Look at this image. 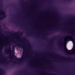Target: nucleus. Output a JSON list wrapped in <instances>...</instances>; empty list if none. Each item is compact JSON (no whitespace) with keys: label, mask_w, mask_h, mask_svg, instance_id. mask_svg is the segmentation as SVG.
Segmentation results:
<instances>
[{"label":"nucleus","mask_w":75,"mask_h":75,"mask_svg":"<svg viewBox=\"0 0 75 75\" xmlns=\"http://www.w3.org/2000/svg\"><path fill=\"white\" fill-rule=\"evenodd\" d=\"M59 56L60 57H62V56Z\"/></svg>","instance_id":"18"},{"label":"nucleus","mask_w":75,"mask_h":75,"mask_svg":"<svg viewBox=\"0 0 75 75\" xmlns=\"http://www.w3.org/2000/svg\"><path fill=\"white\" fill-rule=\"evenodd\" d=\"M68 41H70V39H69V40H68Z\"/></svg>","instance_id":"21"},{"label":"nucleus","mask_w":75,"mask_h":75,"mask_svg":"<svg viewBox=\"0 0 75 75\" xmlns=\"http://www.w3.org/2000/svg\"><path fill=\"white\" fill-rule=\"evenodd\" d=\"M73 54H75V53H74Z\"/></svg>","instance_id":"23"},{"label":"nucleus","mask_w":75,"mask_h":75,"mask_svg":"<svg viewBox=\"0 0 75 75\" xmlns=\"http://www.w3.org/2000/svg\"><path fill=\"white\" fill-rule=\"evenodd\" d=\"M64 41H63V42H62L61 43V44L62 45H63V46H64Z\"/></svg>","instance_id":"11"},{"label":"nucleus","mask_w":75,"mask_h":75,"mask_svg":"<svg viewBox=\"0 0 75 75\" xmlns=\"http://www.w3.org/2000/svg\"><path fill=\"white\" fill-rule=\"evenodd\" d=\"M14 54V51H12V54Z\"/></svg>","instance_id":"15"},{"label":"nucleus","mask_w":75,"mask_h":75,"mask_svg":"<svg viewBox=\"0 0 75 75\" xmlns=\"http://www.w3.org/2000/svg\"><path fill=\"white\" fill-rule=\"evenodd\" d=\"M52 71H54V70H52Z\"/></svg>","instance_id":"25"},{"label":"nucleus","mask_w":75,"mask_h":75,"mask_svg":"<svg viewBox=\"0 0 75 75\" xmlns=\"http://www.w3.org/2000/svg\"><path fill=\"white\" fill-rule=\"evenodd\" d=\"M62 50L64 51V52H65L67 53V52H66V50H65V49H64L63 50Z\"/></svg>","instance_id":"13"},{"label":"nucleus","mask_w":75,"mask_h":75,"mask_svg":"<svg viewBox=\"0 0 75 75\" xmlns=\"http://www.w3.org/2000/svg\"><path fill=\"white\" fill-rule=\"evenodd\" d=\"M71 37L72 38V41L73 42L75 41V34H73V35L71 36Z\"/></svg>","instance_id":"4"},{"label":"nucleus","mask_w":75,"mask_h":75,"mask_svg":"<svg viewBox=\"0 0 75 75\" xmlns=\"http://www.w3.org/2000/svg\"><path fill=\"white\" fill-rule=\"evenodd\" d=\"M3 71V69H0V75H1L2 74V71Z\"/></svg>","instance_id":"7"},{"label":"nucleus","mask_w":75,"mask_h":75,"mask_svg":"<svg viewBox=\"0 0 75 75\" xmlns=\"http://www.w3.org/2000/svg\"><path fill=\"white\" fill-rule=\"evenodd\" d=\"M14 23H15V22H14Z\"/></svg>","instance_id":"26"},{"label":"nucleus","mask_w":75,"mask_h":75,"mask_svg":"<svg viewBox=\"0 0 75 75\" xmlns=\"http://www.w3.org/2000/svg\"><path fill=\"white\" fill-rule=\"evenodd\" d=\"M11 6H12V5H11Z\"/></svg>","instance_id":"24"},{"label":"nucleus","mask_w":75,"mask_h":75,"mask_svg":"<svg viewBox=\"0 0 75 75\" xmlns=\"http://www.w3.org/2000/svg\"><path fill=\"white\" fill-rule=\"evenodd\" d=\"M8 44H10L11 43L10 42H9L8 44H4L2 45L1 46L0 48V54L1 53V52H2V50H3V49L4 48V47L7 46V45H8Z\"/></svg>","instance_id":"2"},{"label":"nucleus","mask_w":75,"mask_h":75,"mask_svg":"<svg viewBox=\"0 0 75 75\" xmlns=\"http://www.w3.org/2000/svg\"><path fill=\"white\" fill-rule=\"evenodd\" d=\"M10 61H12V62H13L14 64H16V62H13V59H12V60L11 61H9V62H10Z\"/></svg>","instance_id":"12"},{"label":"nucleus","mask_w":75,"mask_h":75,"mask_svg":"<svg viewBox=\"0 0 75 75\" xmlns=\"http://www.w3.org/2000/svg\"><path fill=\"white\" fill-rule=\"evenodd\" d=\"M2 13L3 15L4 16H2L1 17H0V20H1L3 18H4L6 17H7V16L6 15V13L4 12H2Z\"/></svg>","instance_id":"3"},{"label":"nucleus","mask_w":75,"mask_h":75,"mask_svg":"<svg viewBox=\"0 0 75 75\" xmlns=\"http://www.w3.org/2000/svg\"><path fill=\"white\" fill-rule=\"evenodd\" d=\"M49 34H51V33H50Z\"/></svg>","instance_id":"20"},{"label":"nucleus","mask_w":75,"mask_h":75,"mask_svg":"<svg viewBox=\"0 0 75 75\" xmlns=\"http://www.w3.org/2000/svg\"><path fill=\"white\" fill-rule=\"evenodd\" d=\"M15 47H16V46L13 45L12 47V50L13 51L14 50V48H15Z\"/></svg>","instance_id":"9"},{"label":"nucleus","mask_w":75,"mask_h":75,"mask_svg":"<svg viewBox=\"0 0 75 75\" xmlns=\"http://www.w3.org/2000/svg\"><path fill=\"white\" fill-rule=\"evenodd\" d=\"M6 50L5 51V52H6V54H8L9 52H11V46H9L8 47H6Z\"/></svg>","instance_id":"1"},{"label":"nucleus","mask_w":75,"mask_h":75,"mask_svg":"<svg viewBox=\"0 0 75 75\" xmlns=\"http://www.w3.org/2000/svg\"><path fill=\"white\" fill-rule=\"evenodd\" d=\"M71 50H72V51H75V47H73V48Z\"/></svg>","instance_id":"10"},{"label":"nucleus","mask_w":75,"mask_h":75,"mask_svg":"<svg viewBox=\"0 0 75 75\" xmlns=\"http://www.w3.org/2000/svg\"><path fill=\"white\" fill-rule=\"evenodd\" d=\"M15 57L16 59H17V60H19V59H18V58L16 57V56H15Z\"/></svg>","instance_id":"14"},{"label":"nucleus","mask_w":75,"mask_h":75,"mask_svg":"<svg viewBox=\"0 0 75 75\" xmlns=\"http://www.w3.org/2000/svg\"><path fill=\"white\" fill-rule=\"evenodd\" d=\"M67 37H70V36H69V35L68 36H67Z\"/></svg>","instance_id":"17"},{"label":"nucleus","mask_w":75,"mask_h":75,"mask_svg":"<svg viewBox=\"0 0 75 75\" xmlns=\"http://www.w3.org/2000/svg\"><path fill=\"white\" fill-rule=\"evenodd\" d=\"M16 46H19V47H22V48H23V51H24L25 50L24 49V47L22 45H20V44H16Z\"/></svg>","instance_id":"5"},{"label":"nucleus","mask_w":75,"mask_h":75,"mask_svg":"<svg viewBox=\"0 0 75 75\" xmlns=\"http://www.w3.org/2000/svg\"><path fill=\"white\" fill-rule=\"evenodd\" d=\"M22 58V59H24V56H23Z\"/></svg>","instance_id":"16"},{"label":"nucleus","mask_w":75,"mask_h":75,"mask_svg":"<svg viewBox=\"0 0 75 75\" xmlns=\"http://www.w3.org/2000/svg\"><path fill=\"white\" fill-rule=\"evenodd\" d=\"M73 60H74V59H74V58H73Z\"/></svg>","instance_id":"19"},{"label":"nucleus","mask_w":75,"mask_h":75,"mask_svg":"<svg viewBox=\"0 0 75 75\" xmlns=\"http://www.w3.org/2000/svg\"><path fill=\"white\" fill-rule=\"evenodd\" d=\"M65 49H66V50L67 51H68V52H71V50H68V49L67 48V47H65Z\"/></svg>","instance_id":"6"},{"label":"nucleus","mask_w":75,"mask_h":75,"mask_svg":"<svg viewBox=\"0 0 75 75\" xmlns=\"http://www.w3.org/2000/svg\"><path fill=\"white\" fill-rule=\"evenodd\" d=\"M59 45H60V43H59Z\"/></svg>","instance_id":"22"},{"label":"nucleus","mask_w":75,"mask_h":75,"mask_svg":"<svg viewBox=\"0 0 75 75\" xmlns=\"http://www.w3.org/2000/svg\"><path fill=\"white\" fill-rule=\"evenodd\" d=\"M48 75H56L54 73H48L47 74Z\"/></svg>","instance_id":"8"}]
</instances>
